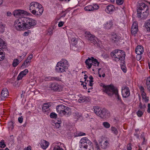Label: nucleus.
<instances>
[{
	"label": "nucleus",
	"mask_w": 150,
	"mask_h": 150,
	"mask_svg": "<svg viewBox=\"0 0 150 150\" xmlns=\"http://www.w3.org/2000/svg\"><path fill=\"white\" fill-rule=\"evenodd\" d=\"M30 33V31L29 30H28L27 31L25 32L23 34V35L24 36H28L29 35V34Z\"/></svg>",
	"instance_id": "obj_52"
},
{
	"label": "nucleus",
	"mask_w": 150,
	"mask_h": 150,
	"mask_svg": "<svg viewBox=\"0 0 150 150\" xmlns=\"http://www.w3.org/2000/svg\"><path fill=\"white\" fill-rule=\"evenodd\" d=\"M115 10L114 6L112 4H110L106 6L105 9V12L108 14L112 13Z\"/></svg>",
	"instance_id": "obj_11"
},
{
	"label": "nucleus",
	"mask_w": 150,
	"mask_h": 150,
	"mask_svg": "<svg viewBox=\"0 0 150 150\" xmlns=\"http://www.w3.org/2000/svg\"><path fill=\"white\" fill-rule=\"evenodd\" d=\"M100 143L101 148L103 149H106L109 146V142L107 140L103 141L101 142Z\"/></svg>",
	"instance_id": "obj_23"
},
{
	"label": "nucleus",
	"mask_w": 150,
	"mask_h": 150,
	"mask_svg": "<svg viewBox=\"0 0 150 150\" xmlns=\"http://www.w3.org/2000/svg\"><path fill=\"white\" fill-rule=\"evenodd\" d=\"M44 11L43 8L42 6L40 4L38 7L36 8L32 13L37 16L41 15Z\"/></svg>",
	"instance_id": "obj_9"
},
{
	"label": "nucleus",
	"mask_w": 150,
	"mask_h": 150,
	"mask_svg": "<svg viewBox=\"0 0 150 150\" xmlns=\"http://www.w3.org/2000/svg\"><path fill=\"white\" fill-rule=\"evenodd\" d=\"M79 150H86L87 149L88 145H90L92 142L86 137L82 138L80 142Z\"/></svg>",
	"instance_id": "obj_5"
},
{
	"label": "nucleus",
	"mask_w": 150,
	"mask_h": 150,
	"mask_svg": "<svg viewBox=\"0 0 150 150\" xmlns=\"http://www.w3.org/2000/svg\"><path fill=\"white\" fill-rule=\"evenodd\" d=\"M61 122L60 120H56L54 122H52V125L56 128H59L61 126Z\"/></svg>",
	"instance_id": "obj_26"
},
{
	"label": "nucleus",
	"mask_w": 150,
	"mask_h": 150,
	"mask_svg": "<svg viewBox=\"0 0 150 150\" xmlns=\"http://www.w3.org/2000/svg\"><path fill=\"white\" fill-rule=\"evenodd\" d=\"M146 84L147 89L150 91V77H148L146 80Z\"/></svg>",
	"instance_id": "obj_35"
},
{
	"label": "nucleus",
	"mask_w": 150,
	"mask_h": 150,
	"mask_svg": "<svg viewBox=\"0 0 150 150\" xmlns=\"http://www.w3.org/2000/svg\"><path fill=\"white\" fill-rule=\"evenodd\" d=\"M57 63L59 64H60L63 66L64 67H66L68 68L69 66V64L68 61L66 59H62L61 60L58 62Z\"/></svg>",
	"instance_id": "obj_20"
},
{
	"label": "nucleus",
	"mask_w": 150,
	"mask_h": 150,
	"mask_svg": "<svg viewBox=\"0 0 150 150\" xmlns=\"http://www.w3.org/2000/svg\"><path fill=\"white\" fill-rule=\"evenodd\" d=\"M37 22L35 20L28 17H22L14 22V26L17 30H25L35 25Z\"/></svg>",
	"instance_id": "obj_1"
},
{
	"label": "nucleus",
	"mask_w": 150,
	"mask_h": 150,
	"mask_svg": "<svg viewBox=\"0 0 150 150\" xmlns=\"http://www.w3.org/2000/svg\"><path fill=\"white\" fill-rule=\"evenodd\" d=\"M57 112L61 116L65 115L68 117L71 114V110L70 108L63 105H58L56 108Z\"/></svg>",
	"instance_id": "obj_4"
},
{
	"label": "nucleus",
	"mask_w": 150,
	"mask_h": 150,
	"mask_svg": "<svg viewBox=\"0 0 150 150\" xmlns=\"http://www.w3.org/2000/svg\"><path fill=\"white\" fill-rule=\"evenodd\" d=\"M8 92L6 88H4L3 89L1 93V99L4 100V99L6 98L8 96Z\"/></svg>",
	"instance_id": "obj_16"
},
{
	"label": "nucleus",
	"mask_w": 150,
	"mask_h": 150,
	"mask_svg": "<svg viewBox=\"0 0 150 150\" xmlns=\"http://www.w3.org/2000/svg\"><path fill=\"white\" fill-rule=\"evenodd\" d=\"M138 30V24L137 22H134L132 26L131 32L132 34L135 35L136 34Z\"/></svg>",
	"instance_id": "obj_10"
},
{
	"label": "nucleus",
	"mask_w": 150,
	"mask_h": 150,
	"mask_svg": "<svg viewBox=\"0 0 150 150\" xmlns=\"http://www.w3.org/2000/svg\"><path fill=\"white\" fill-rule=\"evenodd\" d=\"M60 86L58 84L55 83H52L49 86L51 90L55 91H58L59 89Z\"/></svg>",
	"instance_id": "obj_15"
},
{
	"label": "nucleus",
	"mask_w": 150,
	"mask_h": 150,
	"mask_svg": "<svg viewBox=\"0 0 150 150\" xmlns=\"http://www.w3.org/2000/svg\"><path fill=\"white\" fill-rule=\"evenodd\" d=\"M67 68L66 67H64L61 65H60L57 63L56 67L55 70L58 72L62 73L65 72Z\"/></svg>",
	"instance_id": "obj_12"
},
{
	"label": "nucleus",
	"mask_w": 150,
	"mask_h": 150,
	"mask_svg": "<svg viewBox=\"0 0 150 150\" xmlns=\"http://www.w3.org/2000/svg\"><path fill=\"white\" fill-rule=\"evenodd\" d=\"M31 62V60L29 59H26L24 62L22 64V67H24L25 66V67H27L29 65V63Z\"/></svg>",
	"instance_id": "obj_32"
},
{
	"label": "nucleus",
	"mask_w": 150,
	"mask_h": 150,
	"mask_svg": "<svg viewBox=\"0 0 150 150\" xmlns=\"http://www.w3.org/2000/svg\"><path fill=\"white\" fill-rule=\"evenodd\" d=\"M103 124V126L106 128H109L110 127V125L107 122H104Z\"/></svg>",
	"instance_id": "obj_41"
},
{
	"label": "nucleus",
	"mask_w": 150,
	"mask_h": 150,
	"mask_svg": "<svg viewBox=\"0 0 150 150\" xmlns=\"http://www.w3.org/2000/svg\"><path fill=\"white\" fill-rule=\"evenodd\" d=\"M124 2V0H116V3L118 5H122Z\"/></svg>",
	"instance_id": "obj_49"
},
{
	"label": "nucleus",
	"mask_w": 150,
	"mask_h": 150,
	"mask_svg": "<svg viewBox=\"0 0 150 150\" xmlns=\"http://www.w3.org/2000/svg\"><path fill=\"white\" fill-rule=\"evenodd\" d=\"M50 116L51 118H56L57 115L55 112H52L50 114Z\"/></svg>",
	"instance_id": "obj_44"
},
{
	"label": "nucleus",
	"mask_w": 150,
	"mask_h": 150,
	"mask_svg": "<svg viewBox=\"0 0 150 150\" xmlns=\"http://www.w3.org/2000/svg\"><path fill=\"white\" fill-rule=\"evenodd\" d=\"M4 29L3 26H2L0 27V31L2 33L4 31Z\"/></svg>",
	"instance_id": "obj_63"
},
{
	"label": "nucleus",
	"mask_w": 150,
	"mask_h": 150,
	"mask_svg": "<svg viewBox=\"0 0 150 150\" xmlns=\"http://www.w3.org/2000/svg\"><path fill=\"white\" fill-rule=\"evenodd\" d=\"M147 111L148 113H150V104L148 103V109Z\"/></svg>",
	"instance_id": "obj_61"
},
{
	"label": "nucleus",
	"mask_w": 150,
	"mask_h": 150,
	"mask_svg": "<svg viewBox=\"0 0 150 150\" xmlns=\"http://www.w3.org/2000/svg\"><path fill=\"white\" fill-rule=\"evenodd\" d=\"M28 72V71L27 69H25L24 71L21 72L20 73H21V74L23 76H25L26 74H27Z\"/></svg>",
	"instance_id": "obj_47"
},
{
	"label": "nucleus",
	"mask_w": 150,
	"mask_h": 150,
	"mask_svg": "<svg viewBox=\"0 0 150 150\" xmlns=\"http://www.w3.org/2000/svg\"><path fill=\"white\" fill-rule=\"evenodd\" d=\"M111 57L116 62L123 60L125 58V52L121 50H116L112 51L110 53Z\"/></svg>",
	"instance_id": "obj_3"
},
{
	"label": "nucleus",
	"mask_w": 150,
	"mask_h": 150,
	"mask_svg": "<svg viewBox=\"0 0 150 150\" xmlns=\"http://www.w3.org/2000/svg\"><path fill=\"white\" fill-rule=\"evenodd\" d=\"M6 145L4 142L1 141L0 142V147L3 148L5 147Z\"/></svg>",
	"instance_id": "obj_53"
},
{
	"label": "nucleus",
	"mask_w": 150,
	"mask_h": 150,
	"mask_svg": "<svg viewBox=\"0 0 150 150\" xmlns=\"http://www.w3.org/2000/svg\"><path fill=\"white\" fill-rule=\"evenodd\" d=\"M122 93L124 98L128 97L130 94L129 88L126 86H123L122 88Z\"/></svg>",
	"instance_id": "obj_7"
},
{
	"label": "nucleus",
	"mask_w": 150,
	"mask_h": 150,
	"mask_svg": "<svg viewBox=\"0 0 150 150\" xmlns=\"http://www.w3.org/2000/svg\"><path fill=\"white\" fill-rule=\"evenodd\" d=\"M22 14H25L26 12L23 10L18 9L15 10L13 12V14L15 17H17L18 16Z\"/></svg>",
	"instance_id": "obj_18"
},
{
	"label": "nucleus",
	"mask_w": 150,
	"mask_h": 150,
	"mask_svg": "<svg viewBox=\"0 0 150 150\" xmlns=\"http://www.w3.org/2000/svg\"><path fill=\"white\" fill-rule=\"evenodd\" d=\"M24 76H23L22 74H21V73H20L18 75L17 79L18 80H21L22 78Z\"/></svg>",
	"instance_id": "obj_54"
},
{
	"label": "nucleus",
	"mask_w": 150,
	"mask_h": 150,
	"mask_svg": "<svg viewBox=\"0 0 150 150\" xmlns=\"http://www.w3.org/2000/svg\"><path fill=\"white\" fill-rule=\"evenodd\" d=\"M6 46L5 42L3 40L0 38V46L2 47H5Z\"/></svg>",
	"instance_id": "obj_39"
},
{
	"label": "nucleus",
	"mask_w": 150,
	"mask_h": 150,
	"mask_svg": "<svg viewBox=\"0 0 150 150\" xmlns=\"http://www.w3.org/2000/svg\"><path fill=\"white\" fill-rule=\"evenodd\" d=\"M40 4L37 2H32L30 4L29 7V10L32 13L33 12H34L35 10L38 7Z\"/></svg>",
	"instance_id": "obj_13"
},
{
	"label": "nucleus",
	"mask_w": 150,
	"mask_h": 150,
	"mask_svg": "<svg viewBox=\"0 0 150 150\" xmlns=\"http://www.w3.org/2000/svg\"><path fill=\"white\" fill-rule=\"evenodd\" d=\"M137 10H139L140 11H147L148 10V6L144 3H141L139 4V7Z\"/></svg>",
	"instance_id": "obj_14"
},
{
	"label": "nucleus",
	"mask_w": 150,
	"mask_h": 150,
	"mask_svg": "<svg viewBox=\"0 0 150 150\" xmlns=\"http://www.w3.org/2000/svg\"><path fill=\"white\" fill-rule=\"evenodd\" d=\"M93 109L95 113L97 115L99 116L100 115V113H101V111L102 109H101L99 106H94Z\"/></svg>",
	"instance_id": "obj_27"
},
{
	"label": "nucleus",
	"mask_w": 150,
	"mask_h": 150,
	"mask_svg": "<svg viewBox=\"0 0 150 150\" xmlns=\"http://www.w3.org/2000/svg\"><path fill=\"white\" fill-rule=\"evenodd\" d=\"M53 150H63V149L59 146L56 145L54 146Z\"/></svg>",
	"instance_id": "obj_42"
},
{
	"label": "nucleus",
	"mask_w": 150,
	"mask_h": 150,
	"mask_svg": "<svg viewBox=\"0 0 150 150\" xmlns=\"http://www.w3.org/2000/svg\"><path fill=\"white\" fill-rule=\"evenodd\" d=\"M138 107L140 110L143 111H145L146 106L145 104H142L141 102L139 103Z\"/></svg>",
	"instance_id": "obj_31"
},
{
	"label": "nucleus",
	"mask_w": 150,
	"mask_h": 150,
	"mask_svg": "<svg viewBox=\"0 0 150 150\" xmlns=\"http://www.w3.org/2000/svg\"><path fill=\"white\" fill-rule=\"evenodd\" d=\"M142 58V56L141 55H137L136 56V59L138 60H139Z\"/></svg>",
	"instance_id": "obj_58"
},
{
	"label": "nucleus",
	"mask_w": 150,
	"mask_h": 150,
	"mask_svg": "<svg viewBox=\"0 0 150 150\" xmlns=\"http://www.w3.org/2000/svg\"><path fill=\"white\" fill-rule=\"evenodd\" d=\"M145 27L147 31L150 32V19L146 21L145 24Z\"/></svg>",
	"instance_id": "obj_30"
},
{
	"label": "nucleus",
	"mask_w": 150,
	"mask_h": 150,
	"mask_svg": "<svg viewBox=\"0 0 150 150\" xmlns=\"http://www.w3.org/2000/svg\"><path fill=\"white\" fill-rule=\"evenodd\" d=\"M142 98L143 99H144L145 98H146V94L144 92H142Z\"/></svg>",
	"instance_id": "obj_59"
},
{
	"label": "nucleus",
	"mask_w": 150,
	"mask_h": 150,
	"mask_svg": "<svg viewBox=\"0 0 150 150\" xmlns=\"http://www.w3.org/2000/svg\"><path fill=\"white\" fill-rule=\"evenodd\" d=\"M113 25L112 21H107L104 25V28L105 29H109L111 28Z\"/></svg>",
	"instance_id": "obj_25"
},
{
	"label": "nucleus",
	"mask_w": 150,
	"mask_h": 150,
	"mask_svg": "<svg viewBox=\"0 0 150 150\" xmlns=\"http://www.w3.org/2000/svg\"><path fill=\"white\" fill-rule=\"evenodd\" d=\"M86 37L87 39L88 38H89V36L92 35L91 34L90 32H86Z\"/></svg>",
	"instance_id": "obj_55"
},
{
	"label": "nucleus",
	"mask_w": 150,
	"mask_h": 150,
	"mask_svg": "<svg viewBox=\"0 0 150 150\" xmlns=\"http://www.w3.org/2000/svg\"><path fill=\"white\" fill-rule=\"evenodd\" d=\"M120 37L117 35L116 34H114L112 35L111 38V41L115 43H116L119 41Z\"/></svg>",
	"instance_id": "obj_24"
},
{
	"label": "nucleus",
	"mask_w": 150,
	"mask_h": 150,
	"mask_svg": "<svg viewBox=\"0 0 150 150\" xmlns=\"http://www.w3.org/2000/svg\"><path fill=\"white\" fill-rule=\"evenodd\" d=\"M121 69L122 70V71L125 73L126 72V68L125 66V65H122L121 66Z\"/></svg>",
	"instance_id": "obj_50"
},
{
	"label": "nucleus",
	"mask_w": 150,
	"mask_h": 150,
	"mask_svg": "<svg viewBox=\"0 0 150 150\" xmlns=\"http://www.w3.org/2000/svg\"><path fill=\"white\" fill-rule=\"evenodd\" d=\"M91 42L94 45L97 44V46L100 45V41L98 40L96 37L92 35L89 36V38L87 39Z\"/></svg>",
	"instance_id": "obj_6"
},
{
	"label": "nucleus",
	"mask_w": 150,
	"mask_h": 150,
	"mask_svg": "<svg viewBox=\"0 0 150 150\" xmlns=\"http://www.w3.org/2000/svg\"><path fill=\"white\" fill-rule=\"evenodd\" d=\"M135 52L137 55H141L144 52L143 47L141 45H138L136 48Z\"/></svg>",
	"instance_id": "obj_19"
},
{
	"label": "nucleus",
	"mask_w": 150,
	"mask_h": 150,
	"mask_svg": "<svg viewBox=\"0 0 150 150\" xmlns=\"http://www.w3.org/2000/svg\"><path fill=\"white\" fill-rule=\"evenodd\" d=\"M23 118L22 116L19 117L18 118V121L20 123H22L23 122Z\"/></svg>",
	"instance_id": "obj_56"
},
{
	"label": "nucleus",
	"mask_w": 150,
	"mask_h": 150,
	"mask_svg": "<svg viewBox=\"0 0 150 150\" xmlns=\"http://www.w3.org/2000/svg\"><path fill=\"white\" fill-rule=\"evenodd\" d=\"M85 100L83 98H80L78 100V101L80 103H83L85 101Z\"/></svg>",
	"instance_id": "obj_62"
},
{
	"label": "nucleus",
	"mask_w": 150,
	"mask_h": 150,
	"mask_svg": "<svg viewBox=\"0 0 150 150\" xmlns=\"http://www.w3.org/2000/svg\"><path fill=\"white\" fill-rule=\"evenodd\" d=\"M111 130L115 134L117 135L118 134V132L117 129L115 127H111Z\"/></svg>",
	"instance_id": "obj_38"
},
{
	"label": "nucleus",
	"mask_w": 150,
	"mask_h": 150,
	"mask_svg": "<svg viewBox=\"0 0 150 150\" xmlns=\"http://www.w3.org/2000/svg\"><path fill=\"white\" fill-rule=\"evenodd\" d=\"M73 115L74 117L77 119H79L82 116L81 114L77 111L73 113Z\"/></svg>",
	"instance_id": "obj_28"
},
{
	"label": "nucleus",
	"mask_w": 150,
	"mask_h": 150,
	"mask_svg": "<svg viewBox=\"0 0 150 150\" xmlns=\"http://www.w3.org/2000/svg\"><path fill=\"white\" fill-rule=\"evenodd\" d=\"M144 112V111H143L142 110H139L137 111V116L139 117H141L143 115Z\"/></svg>",
	"instance_id": "obj_43"
},
{
	"label": "nucleus",
	"mask_w": 150,
	"mask_h": 150,
	"mask_svg": "<svg viewBox=\"0 0 150 150\" xmlns=\"http://www.w3.org/2000/svg\"><path fill=\"white\" fill-rule=\"evenodd\" d=\"M8 127L9 129H11V130H12L13 129L14 127L13 126V122H11L9 123Z\"/></svg>",
	"instance_id": "obj_51"
},
{
	"label": "nucleus",
	"mask_w": 150,
	"mask_h": 150,
	"mask_svg": "<svg viewBox=\"0 0 150 150\" xmlns=\"http://www.w3.org/2000/svg\"><path fill=\"white\" fill-rule=\"evenodd\" d=\"M85 63L87 68L89 69H90L92 65L91 57V58L88 57V59H86L85 61Z\"/></svg>",
	"instance_id": "obj_22"
},
{
	"label": "nucleus",
	"mask_w": 150,
	"mask_h": 150,
	"mask_svg": "<svg viewBox=\"0 0 150 150\" xmlns=\"http://www.w3.org/2000/svg\"><path fill=\"white\" fill-rule=\"evenodd\" d=\"M142 11H140L139 10H137V16L138 18H142Z\"/></svg>",
	"instance_id": "obj_48"
},
{
	"label": "nucleus",
	"mask_w": 150,
	"mask_h": 150,
	"mask_svg": "<svg viewBox=\"0 0 150 150\" xmlns=\"http://www.w3.org/2000/svg\"><path fill=\"white\" fill-rule=\"evenodd\" d=\"M85 135H86L85 133L84 132H79L76 133V137L81 136H84Z\"/></svg>",
	"instance_id": "obj_45"
},
{
	"label": "nucleus",
	"mask_w": 150,
	"mask_h": 150,
	"mask_svg": "<svg viewBox=\"0 0 150 150\" xmlns=\"http://www.w3.org/2000/svg\"><path fill=\"white\" fill-rule=\"evenodd\" d=\"M92 6H93V11L98 9L99 7L98 5L96 4H93L92 5Z\"/></svg>",
	"instance_id": "obj_46"
},
{
	"label": "nucleus",
	"mask_w": 150,
	"mask_h": 150,
	"mask_svg": "<svg viewBox=\"0 0 150 150\" xmlns=\"http://www.w3.org/2000/svg\"><path fill=\"white\" fill-rule=\"evenodd\" d=\"M100 86H103V91L107 93L108 96H112L114 94L115 97L117 98L118 100L121 101V98L118 93V91L114 86L111 85L106 86L103 84H102Z\"/></svg>",
	"instance_id": "obj_2"
},
{
	"label": "nucleus",
	"mask_w": 150,
	"mask_h": 150,
	"mask_svg": "<svg viewBox=\"0 0 150 150\" xmlns=\"http://www.w3.org/2000/svg\"><path fill=\"white\" fill-rule=\"evenodd\" d=\"M148 10L147 11H142V18H146L148 16Z\"/></svg>",
	"instance_id": "obj_37"
},
{
	"label": "nucleus",
	"mask_w": 150,
	"mask_h": 150,
	"mask_svg": "<svg viewBox=\"0 0 150 150\" xmlns=\"http://www.w3.org/2000/svg\"><path fill=\"white\" fill-rule=\"evenodd\" d=\"M47 79L50 81H59L60 78L59 77H51L49 76L47 78Z\"/></svg>",
	"instance_id": "obj_33"
},
{
	"label": "nucleus",
	"mask_w": 150,
	"mask_h": 150,
	"mask_svg": "<svg viewBox=\"0 0 150 150\" xmlns=\"http://www.w3.org/2000/svg\"><path fill=\"white\" fill-rule=\"evenodd\" d=\"M51 105V103H44L42 107V110L43 112H46L50 110L49 108Z\"/></svg>",
	"instance_id": "obj_17"
},
{
	"label": "nucleus",
	"mask_w": 150,
	"mask_h": 150,
	"mask_svg": "<svg viewBox=\"0 0 150 150\" xmlns=\"http://www.w3.org/2000/svg\"><path fill=\"white\" fill-rule=\"evenodd\" d=\"M93 6L92 5H90L88 6H86L84 8L85 10L87 11H93Z\"/></svg>",
	"instance_id": "obj_36"
},
{
	"label": "nucleus",
	"mask_w": 150,
	"mask_h": 150,
	"mask_svg": "<svg viewBox=\"0 0 150 150\" xmlns=\"http://www.w3.org/2000/svg\"><path fill=\"white\" fill-rule=\"evenodd\" d=\"M101 112V113H100L99 116L101 118L103 119L107 118L110 116L109 111L105 108L102 109Z\"/></svg>",
	"instance_id": "obj_8"
},
{
	"label": "nucleus",
	"mask_w": 150,
	"mask_h": 150,
	"mask_svg": "<svg viewBox=\"0 0 150 150\" xmlns=\"http://www.w3.org/2000/svg\"><path fill=\"white\" fill-rule=\"evenodd\" d=\"M91 59L92 65L96 66L97 65V66H98L99 63L97 59H95L93 57H91Z\"/></svg>",
	"instance_id": "obj_29"
},
{
	"label": "nucleus",
	"mask_w": 150,
	"mask_h": 150,
	"mask_svg": "<svg viewBox=\"0 0 150 150\" xmlns=\"http://www.w3.org/2000/svg\"><path fill=\"white\" fill-rule=\"evenodd\" d=\"M72 44L74 45H76L77 43V39L73 38L71 40Z\"/></svg>",
	"instance_id": "obj_40"
},
{
	"label": "nucleus",
	"mask_w": 150,
	"mask_h": 150,
	"mask_svg": "<svg viewBox=\"0 0 150 150\" xmlns=\"http://www.w3.org/2000/svg\"><path fill=\"white\" fill-rule=\"evenodd\" d=\"M40 144L43 149H45L49 146V143L46 141L43 140H41Z\"/></svg>",
	"instance_id": "obj_21"
},
{
	"label": "nucleus",
	"mask_w": 150,
	"mask_h": 150,
	"mask_svg": "<svg viewBox=\"0 0 150 150\" xmlns=\"http://www.w3.org/2000/svg\"><path fill=\"white\" fill-rule=\"evenodd\" d=\"M139 88L141 93L144 92V88L143 86H141Z\"/></svg>",
	"instance_id": "obj_60"
},
{
	"label": "nucleus",
	"mask_w": 150,
	"mask_h": 150,
	"mask_svg": "<svg viewBox=\"0 0 150 150\" xmlns=\"http://www.w3.org/2000/svg\"><path fill=\"white\" fill-rule=\"evenodd\" d=\"M33 54H30L29 56L28 57V58H27L28 59H30V60H31V59L33 58Z\"/></svg>",
	"instance_id": "obj_64"
},
{
	"label": "nucleus",
	"mask_w": 150,
	"mask_h": 150,
	"mask_svg": "<svg viewBox=\"0 0 150 150\" xmlns=\"http://www.w3.org/2000/svg\"><path fill=\"white\" fill-rule=\"evenodd\" d=\"M64 23L62 21H60L59 22L58 24V26L59 27H61L63 26Z\"/></svg>",
	"instance_id": "obj_57"
},
{
	"label": "nucleus",
	"mask_w": 150,
	"mask_h": 150,
	"mask_svg": "<svg viewBox=\"0 0 150 150\" xmlns=\"http://www.w3.org/2000/svg\"><path fill=\"white\" fill-rule=\"evenodd\" d=\"M22 60H21L20 61V62ZM20 62L19 61V60L17 59H14L13 60V63H12V65L13 66V67H16L18 64H19V63Z\"/></svg>",
	"instance_id": "obj_34"
}]
</instances>
